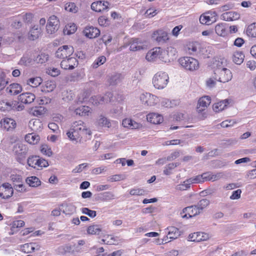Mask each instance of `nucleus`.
Segmentation results:
<instances>
[{"instance_id":"1","label":"nucleus","mask_w":256,"mask_h":256,"mask_svg":"<svg viewBox=\"0 0 256 256\" xmlns=\"http://www.w3.org/2000/svg\"><path fill=\"white\" fill-rule=\"evenodd\" d=\"M66 134L71 140L76 142H81L83 138L85 140L89 139L92 132L83 122L80 120L73 123L70 130Z\"/></svg>"},{"instance_id":"2","label":"nucleus","mask_w":256,"mask_h":256,"mask_svg":"<svg viewBox=\"0 0 256 256\" xmlns=\"http://www.w3.org/2000/svg\"><path fill=\"white\" fill-rule=\"evenodd\" d=\"M180 64L186 70L194 71L199 68V63L196 59L189 56L183 57L179 59Z\"/></svg>"},{"instance_id":"3","label":"nucleus","mask_w":256,"mask_h":256,"mask_svg":"<svg viewBox=\"0 0 256 256\" xmlns=\"http://www.w3.org/2000/svg\"><path fill=\"white\" fill-rule=\"evenodd\" d=\"M168 79L169 78L167 74L160 72L154 75L152 82L156 88L162 89L167 85Z\"/></svg>"},{"instance_id":"4","label":"nucleus","mask_w":256,"mask_h":256,"mask_svg":"<svg viewBox=\"0 0 256 256\" xmlns=\"http://www.w3.org/2000/svg\"><path fill=\"white\" fill-rule=\"evenodd\" d=\"M35 98L36 96L32 93L26 92L20 94L17 98V110H22L24 108V104L32 103Z\"/></svg>"},{"instance_id":"5","label":"nucleus","mask_w":256,"mask_h":256,"mask_svg":"<svg viewBox=\"0 0 256 256\" xmlns=\"http://www.w3.org/2000/svg\"><path fill=\"white\" fill-rule=\"evenodd\" d=\"M27 163L30 166L35 168L40 169L46 167L48 166L47 160L43 158H40L37 156H32L27 159Z\"/></svg>"},{"instance_id":"6","label":"nucleus","mask_w":256,"mask_h":256,"mask_svg":"<svg viewBox=\"0 0 256 256\" xmlns=\"http://www.w3.org/2000/svg\"><path fill=\"white\" fill-rule=\"evenodd\" d=\"M74 52V48L71 46L64 45L60 47L56 52V56L63 60L70 57Z\"/></svg>"},{"instance_id":"7","label":"nucleus","mask_w":256,"mask_h":256,"mask_svg":"<svg viewBox=\"0 0 256 256\" xmlns=\"http://www.w3.org/2000/svg\"><path fill=\"white\" fill-rule=\"evenodd\" d=\"M200 211L196 205L188 206L184 208L180 212L182 218H188L199 214Z\"/></svg>"},{"instance_id":"8","label":"nucleus","mask_w":256,"mask_h":256,"mask_svg":"<svg viewBox=\"0 0 256 256\" xmlns=\"http://www.w3.org/2000/svg\"><path fill=\"white\" fill-rule=\"evenodd\" d=\"M215 74L219 76L218 80L222 82H226L232 80V75L231 71L226 68H218Z\"/></svg>"},{"instance_id":"9","label":"nucleus","mask_w":256,"mask_h":256,"mask_svg":"<svg viewBox=\"0 0 256 256\" xmlns=\"http://www.w3.org/2000/svg\"><path fill=\"white\" fill-rule=\"evenodd\" d=\"M130 45V50L134 52L147 49L146 42L138 38H132Z\"/></svg>"},{"instance_id":"10","label":"nucleus","mask_w":256,"mask_h":256,"mask_svg":"<svg viewBox=\"0 0 256 256\" xmlns=\"http://www.w3.org/2000/svg\"><path fill=\"white\" fill-rule=\"evenodd\" d=\"M162 56V51L160 47L154 48L146 54V58L149 62H154L158 58L161 60Z\"/></svg>"},{"instance_id":"11","label":"nucleus","mask_w":256,"mask_h":256,"mask_svg":"<svg viewBox=\"0 0 256 256\" xmlns=\"http://www.w3.org/2000/svg\"><path fill=\"white\" fill-rule=\"evenodd\" d=\"M18 150H17V160L20 164H24L27 156L28 148L23 144H18Z\"/></svg>"},{"instance_id":"12","label":"nucleus","mask_w":256,"mask_h":256,"mask_svg":"<svg viewBox=\"0 0 256 256\" xmlns=\"http://www.w3.org/2000/svg\"><path fill=\"white\" fill-rule=\"evenodd\" d=\"M14 190L9 183H4L0 186V196L4 199H7L12 196Z\"/></svg>"},{"instance_id":"13","label":"nucleus","mask_w":256,"mask_h":256,"mask_svg":"<svg viewBox=\"0 0 256 256\" xmlns=\"http://www.w3.org/2000/svg\"><path fill=\"white\" fill-rule=\"evenodd\" d=\"M176 54V49L172 46H168L167 48L166 51H162V56L161 58V60L164 62H170L172 60Z\"/></svg>"},{"instance_id":"14","label":"nucleus","mask_w":256,"mask_h":256,"mask_svg":"<svg viewBox=\"0 0 256 256\" xmlns=\"http://www.w3.org/2000/svg\"><path fill=\"white\" fill-rule=\"evenodd\" d=\"M140 100L142 104L150 106L156 104L158 102V98L150 93L142 94Z\"/></svg>"},{"instance_id":"15","label":"nucleus","mask_w":256,"mask_h":256,"mask_svg":"<svg viewBox=\"0 0 256 256\" xmlns=\"http://www.w3.org/2000/svg\"><path fill=\"white\" fill-rule=\"evenodd\" d=\"M152 38L158 43H165L168 40V33L162 30L154 31L152 34Z\"/></svg>"},{"instance_id":"16","label":"nucleus","mask_w":256,"mask_h":256,"mask_svg":"<svg viewBox=\"0 0 256 256\" xmlns=\"http://www.w3.org/2000/svg\"><path fill=\"white\" fill-rule=\"evenodd\" d=\"M78 64L75 58L71 57L63 60L60 63L61 68L64 70H72Z\"/></svg>"},{"instance_id":"17","label":"nucleus","mask_w":256,"mask_h":256,"mask_svg":"<svg viewBox=\"0 0 256 256\" xmlns=\"http://www.w3.org/2000/svg\"><path fill=\"white\" fill-rule=\"evenodd\" d=\"M110 3L106 0H98L92 2L91 8L96 12H102L108 8Z\"/></svg>"},{"instance_id":"18","label":"nucleus","mask_w":256,"mask_h":256,"mask_svg":"<svg viewBox=\"0 0 256 256\" xmlns=\"http://www.w3.org/2000/svg\"><path fill=\"white\" fill-rule=\"evenodd\" d=\"M42 30L38 25H34L28 32V38L30 40H35L38 39L42 35Z\"/></svg>"},{"instance_id":"19","label":"nucleus","mask_w":256,"mask_h":256,"mask_svg":"<svg viewBox=\"0 0 256 256\" xmlns=\"http://www.w3.org/2000/svg\"><path fill=\"white\" fill-rule=\"evenodd\" d=\"M211 102L210 97L204 96L200 98L197 105V111L198 112H202L204 111L210 105Z\"/></svg>"},{"instance_id":"20","label":"nucleus","mask_w":256,"mask_h":256,"mask_svg":"<svg viewBox=\"0 0 256 256\" xmlns=\"http://www.w3.org/2000/svg\"><path fill=\"white\" fill-rule=\"evenodd\" d=\"M0 126L7 131L13 130L16 126L15 120L10 118H4L0 121Z\"/></svg>"},{"instance_id":"21","label":"nucleus","mask_w":256,"mask_h":256,"mask_svg":"<svg viewBox=\"0 0 256 256\" xmlns=\"http://www.w3.org/2000/svg\"><path fill=\"white\" fill-rule=\"evenodd\" d=\"M84 36L90 38L98 37L100 34V30L92 26H88L83 31Z\"/></svg>"},{"instance_id":"22","label":"nucleus","mask_w":256,"mask_h":256,"mask_svg":"<svg viewBox=\"0 0 256 256\" xmlns=\"http://www.w3.org/2000/svg\"><path fill=\"white\" fill-rule=\"evenodd\" d=\"M188 238L190 241L199 242L207 240L208 235L204 232H197L190 234Z\"/></svg>"},{"instance_id":"23","label":"nucleus","mask_w":256,"mask_h":256,"mask_svg":"<svg viewBox=\"0 0 256 256\" xmlns=\"http://www.w3.org/2000/svg\"><path fill=\"white\" fill-rule=\"evenodd\" d=\"M34 17V15L32 13H22L18 14V21L17 22V27L22 26V24L21 21H22L25 24L30 23Z\"/></svg>"},{"instance_id":"24","label":"nucleus","mask_w":256,"mask_h":256,"mask_svg":"<svg viewBox=\"0 0 256 256\" xmlns=\"http://www.w3.org/2000/svg\"><path fill=\"white\" fill-rule=\"evenodd\" d=\"M33 52H26L23 55L18 62V64L22 66H28L32 64L34 62L32 58Z\"/></svg>"},{"instance_id":"25","label":"nucleus","mask_w":256,"mask_h":256,"mask_svg":"<svg viewBox=\"0 0 256 256\" xmlns=\"http://www.w3.org/2000/svg\"><path fill=\"white\" fill-rule=\"evenodd\" d=\"M60 207L61 210L66 214L71 215L76 212V207L72 204L64 203Z\"/></svg>"},{"instance_id":"26","label":"nucleus","mask_w":256,"mask_h":256,"mask_svg":"<svg viewBox=\"0 0 256 256\" xmlns=\"http://www.w3.org/2000/svg\"><path fill=\"white\" fill-rule=\"evenodd\" d=\"M148 122L154 124H158L163 121V117L162 115L156 113H150L146 116Z\"/></svg>"},{"instance_id":"27","label":"nucleus","mask_w":256,"mask_h":256,"mask_svg":"<svg viewBox=\"0 0 256 256\" xmlns=\"http://www.w3.org/2000/svg\"><path fill=\"white\" fill-rule=\"evenodd\" d=\"M96 124L100 127L110 128L112 126L110 120L103 115H100L96 119Z\"/></svg>"},{"instance_id":"28","label":"nucleus","mask_w":256,"mask_h":256,"mask_svg":"<svg viewBox=\"0 0 256 256\" xmlns=\"http://www.w3.org/2000/svg\"><path fill=\"white\" fill-rule=\"evenodd\" d=\"M240 15L236 12H228L224 13L221 16V18L226 21H233L239 19Z\"/></svg>"},{"instance_id":"29","label":"nucleus","mask_w":256,"mask_h":256,"mask_svg":"<svg viewBox=\"0 0 256 256\" xmlns=\"http://www.w3.org/2000/svg\"><path fill=\"white\" fill-rule=\"evenodd\" d=\"M122 126L130 129H137L142 127V124L130 118H125L122 120Z\"/></svg>"},{"instance_id":"30","label":"nucleus","mask_w":256,"mask_h":256,"mask_svg":"<svg viewBox=\"0 0 256 256\" xmlns=\"http://www.w3.org/2000/svg\"><path fill=\"white\" fill-rule=\"evenodd\" d=\"M28 126L32 131H40L42 128V124L39 119H32L29 122Z\"/></svg>"},{"instance_id":"31","label":"nucleus","mask_w":256,"mask_h":256,"mask_svg":"<svg viewBox=\"0 0 256 256\" xmlns=\"http://www.w3.org/2000/svg\"><path fill=\"white\" fill-rule=\"evenodd\" d=\"M122 78L120 74H114L108 77L107 82L110 86H115L120 83Z\"/></svg>"},{"instance_id":"32","label":"nucleus","mask_w":256,"mask_h":256,"mask_svg":"<svg viewBox=\"0 0 256 256\" xmlns=\"http://www.w3.org/2000/svg\"><path fill=\"white\" fill-rule=\"evenodd\" d=\"M228 104V99H226L214 104L212 108L215 112H218L225 109Z\"/></svg>"},{"instance_id":"33","label":"nucleus","mask_w":256,"mask_h":256,"mask_svg":"<svg viewBox=\"0 0 256 256\" xmlns=\"http://www.w3.org/2000/svg\"><path fill=\"white\" fill-rule=\"evenodd\" d=\"M114 197L115 196L112 192L108 191L100 194L96 199L102 202H106L114 199Z\"/></svg>"},{"instance_id":"34","label":"nucleus","mask_w":256,"mask_h":256,"mask_svg":"<svg viewBox=\"0 0 256 256\" xmlns=\"http://www.w3.org/2000/svg\"><path fill=\"white\" fill-rule=\"evenodd\" d=\"M168 233L166 236L167 239L174 240L177 238L180 235V232L179 230L174 226L168 228Z\"/></svg>"},{"instance_id":"35","label":"nucleus","mask_w":256,"mask_h":256,"mask_svg":"<svg viewBox=\"0 0 256 256\" xmlns=\"http://www.w3.org/2000/svg\"><path fill=\"white\" fill-rule=\"evenodd\" d=\"M16 106L13 102L2 100L0 102V110L2 112H9Z\"/></svg>"},{"instance_id":"36","label":"nucleus","mask_w":256,"mask_h":256,"mask_svg":"<svg viewBox=\"0 0 256 256\" xmlns=\"http://www.w3.org/2000/svg\"><path fill=\"white\" fill-rule=\"evenodd\" d=\"M38 246L35 243L25 244L20 246V249L24 253H30L34 252L36 249L38 250Z\"/></svg>"},{"instance_id":"37","label":"nucleus","mask_w":256,"mask_h":256,"mask_svg":"<svg viewBox=\"0 0 256 256\" xmlns=\"http://www.w3.org/2000/svg\"><path fill=\"white\" fill-rule=\"evenodd\" d=\"M244 55L242 52L236 51L234 52L232 60L236 64H240L244 61Z\"/></svg>"},{"instance_id":"38","label":"nucleus","mask_w":256,"mask_h":256,"mask_svg":"<svg viewBox=\"0 0 256 256\" xmlns=\"http://www.w3.org/2000/svg\"><path fill=\"white\" fill-rule=\"evenodd\" d=\"M40 139V136L34 133L28 134L25 136L26 141L32 144H37L39 142Z\"/></svg>"},{"instance_id":"39","label":"nucleus","mask_w":256,"mask_h":256,"mask_svg":"<svg viewBox=\"0 0 256 256\" xmlns=\"http://www.w3.org/2000/svg\"><path fill=\"white\" fill-rule=\"evenodd\" d=\"M90 111V108L87 106H80L74 110V112L79 116H88Z\"/></svg>"},{"instance_id":"40","label":"nucleus","mask_w":256,"mask_h":256,"mask_svg":"<svg viewBox=\"0 0 256 256\" xmlns=\"http://www.w3.org/2000/svg\"><path fill=\"white\" fill-rule=\"evenodd\" d=\"M27 184L32 187H37L40 185L41 182L39 178L35 176L27 178L26 180Z\"/></svg>"},{"instance_id":"41","label":"nucleus","mask_w":256,"mask_h":256,"mask_svg":"<svg viewBox=\"0 0 256 256\" xmlns=\"http://www.w3.org/2000/svg\"><path fill=\"white\" fill-rule=\"evenodd\" d=\"M102 231L101 226L98 224L90 226L87 228V232L90 234L98 235Z\"/></svg>"},{"instance_id":"42","label":"nucleus","mask_w":256,"mask_h":256,"mask_svg":"<svg viewBox=\"0 0 256 256\" xmlns=\"http://www.w3.org/2000/svg\"><path fill=\"white\" fill-rule=\"evenodd\" d=\"M200 48V44L198 42H193L188 45V53L190 54H196Z\"/></svg>"},{"instance_id":"43","label":"nucleus","mask_w":256,"mask_h":256,"mask_svg":"<svg viewBox=\"0 0 256 256\" xmlns=\"http://www.w3.org/2000/svg\"><path fill=\"white\" fill-rule=\"evenodd\" d=\"M76 30V25L74 23H70L66 26L64 30V32L65 34L70 35L74 33Z\"/></svg>"},{"instance_id":"44","label":"nucleus","mask_w":256,"mask_h":256,"mask_svg":"<svg viewBox=\"0 0 256 256\" xmlns=\"http://www.w3.org/2000/svg\"><path fill=\"white\" fill-rule=\"evenodd\" d=\"M42 82V80L40 77L32 78L28 80V84L33 88L40 86Z\"/></svg>"},{"instance_id":"45","label":"nucleus","mask_w":256,"mask_h":256,"mask_svg":"<svg viewBox=\"0 0 256 256\" xmlns=\"http://www.w3.org/2000/svg\"><path fill=\"white\" fill-rule=\"evenodd\" d=\"M210 12H206L200 16V22L202 24L209 25L212 23L210 16H209Z\"/></svg>"},{"instance_id":"46","label":"nucleus","mask_w":256,"mask_h":256,"mask_svg":"<svg viewBox=\"0 0 256 256\" xmlns=\"http://www.w3.org/2000/svg\"><path fill=\"white\" fill-rule=\"evenodd\" d=\"M246 34L252 38H256V23H254L250 26L246 30Z\"/></svg>"},{"instance_id":"47","label":"nucleus","mask_w":256,"mask_h":256,"mask_svg":"<svg viewBox=\"0 0 256 256\" xmlns=\"http://www.w3.org/2000/svg\"><path fill=\"white\" fill-rule=\"evenodd\" d=\"M215 31L216 34L221 36H224L226 34V31L224 24H220L215 27Z\"/></svg>"},{"instance_id":"48","label":"nucleus","mask_w":256,"mask_h":256,"mask_svg":"<svg viewBox=\"0 0 256 256\" xmlns=\"http://www.w3.org/2000/svg\"><path fill=\"white\" fill-rule=\"evenodd\" d=\"M48 55L45 53H41L38 54L36 58H34V62L37 63L43 64L48 61Z\"/></svg>"},{"instance_id":"49","label":"nucleus","mask_w":256,"mask_h":256,"mask_svg":"<svg viewBox=\"0 0 256 256\" xmlns=\"http://www.w3.org/2000/svg\"><path fill=\"white\" fill-rule=\"evenodd\" d=\"M40 150L43 154L50 156L52 154V152L51 148L49 146L46 144H42L40 148Z\"/></svg>"},{"instance_id":"50","label":"nucleus","mask_w":256,"mask_h":256,"mask_svg":"<svg viewBox=\"0 0 256 256\" xmlns=\"http://www.w3.org/2000/svg\"><path fill=\"white\" fill-rule=\"evenodd\" d=\"M77 7L74 2H68L65 5V10L68 12L76 13L78 11Z\"/></svg>"},{"instance_id":"51","label":"nucleus","mask_w":256,"mask_h":256,"mask_svg":"<svg viewBox=\"0 0 256 256\" xmlns=\"http://www.w3.org/2000/svg\"><path fill=\"white\" fill-rule=\"evenodd\" d=\"M71 249L70 246L64 245L59 246L56 250L58 254L60 255H64L67 252H69Z\"/></svg>"},{"instance_id":"52","label":"nucleus","mask_w":256,"mask_h":256,"mask_svg":"<svg viewBox=\"0 0 256 256\" xmlns=\"http://www.w3.org/2000/svg\"><path fill=\"white\" fill-rule=\"evenodd\" d=\"M90 102L95 106L104 104L102 97L100 96H94L91 97Z\"/></svg>"},{"instance_id":"53","label":"nucleus","mask_w":256,"mask_h":256,"mask_svg":"<svg viewBox=\"0 0 256 256\" xmlns=\"http://www.w3.org/2000/svg\"><path fill=\"white\" fill-rule=\"evenodd\" d=\"M209 204H210V200L208 199L204 198V199L200 200L198 202V205H196V206H198V209L200 210V212H202V210H203V209L204 208H206V206H208L209 205Z\"/></svg>"},{"instance_id":"54","label":"nucleus","mask_w":256,"mask_h":256,"mask_svg":"<svg viewBox=\"0 0 256 256\" xmlns=\"http://www.w3.org/2000/svg\"><path fill=\"white\" fill-rule=\"evenodd\" d=\"M190 182H188V180H186L183 184L177 185L176 188L178 190H185L190 187Z\"/></svg>"},{"instance_id":"55","label":"nucleus","mask_w":256,"mask_h":256,"mask_svg":"<svg viewBox=\"0 0 256 256\" xmlns=\"http://www.w3.org/2000/svg\"><path fill=\"white\" fill-rule=\"evenodd\" d=\"M178 166L177 163H170L168 164L164 170V174L166 175H170L171 174V170Z\"/></svg>"},{"instance_id":"56","label":"nucleus","mask_w":256,"mask_h":256,"mask_svg":"<svg viewBox=\"0 0 256 256\" xmlns=\"http://www.w3.org/2000/svg\"><path fill=\"white\" fill-rule=\"evenodd\" d=\"M106 61V58L104 56L98 57L93 63L92 67L94 68H97L98 66L104 64Z\"/></svg>"},{"instance_id":"57","label":"nucleus","mask_w":256,"mask_h":256,"mask_svg":"<svg viewBox=\"0 0 256 256\" xmlns=\"http://www.w3.org/2000/svg\"><path fill=\"white\" fill-rule=\"evenodd\" d=\"M90 95V92L88 91H84L81 92L78 96V100L80 102H82L87 100Z\"/></svg>"},{"instance_id":"58","label":"nucleus","mask_w":256,"mask_h":256,"mask_svg":"<svg viewBox=\"0 0 256 256\" xmlns=\"http://www.w3.org/2000/svg\"><path fill=\"white\" fill-rule=\"evenodd\" d=\"M46 25L53 26H59V20L55 16H52L50 17Z\"/></svg>"},{"instance_id":"59","label":"nucleus","mask_w":256,"mask_h":256,"mask_svg":"<svg viewBox=\"0 0 256 256\" xmlns=\"http://www.w3.org/2000/svg\"><path fill=\"white\" fill-rule=\"evenodd\" d=\"M82 214H87L90 218H94L96 216V211L90 210L87 208H82Z\"/></svg>"},{"instance_id":"60","label":"nucleus","mask_w":256,"mask_h":256,"mask_svg":"<svg viewBox=\"0 0 256 256\" xmlns=\"http://www.w3.org/2000/svg\"><path fill=\"white\" fill-rule=\"evenodd\" d=\"M226 176L224 172H219L216 174L212 173V181L214 182Z\"/></svg>"},{"instance_id":"61","label":"nucleus","mask_w":256,"mask_h":256,"mask_svg":"<svg viewBox=\"0 0 256 256\" xmlns=\"http://www.w3.org/2000/svg\"><path fill=\"white\" fill-rule=\"evenodd\" d=\"M188 182H190L191 184L204 182L202 174L197 176L194 178H192L189 179H188Z\"/></svg>"},{"instance_id":"62","label":"nucleus","mask_w":256,"mask_h":256,"mask_svg":"<svg viewBox=\"0 0 256 256\" xmlns=\"http://www.w3.org/2000/svg\"><path fill=\"white\" fill-rule=\"evenodd\" d=\"M144 193V190L140 188H134L130 191V194L132 196H142Z\"/></svg>"},{"instance_id":"63","label":"nucleus","mask_w":256,"mask_h":256,"mask_svg":"<svg viewBox=\"0 0 256 256\" xmlns=\"http://www.w3.org/2000/svg\"><path fill=\"white\" fill-rule=\"evenodd\" d=\"M44 108L43 106L36 107L32 110L33 114L35 116H38L44 114Z\"/></svg>"},{"instance_id":"64","label":"nucleus","mask_w":256,"mask_h":256,"mask_svg":"<svg viewBox=\"0 0 256 256\" xmlns=\"http://www.w3.org/2000/svg\"><path fill=\"white\" fill-rule=\"evenodd\" d=\"M6 91L8 94L10 95H14L16 94V84L13 83L10 85L6 89Z\"/></svg>"}]
</instances>
